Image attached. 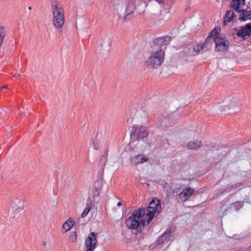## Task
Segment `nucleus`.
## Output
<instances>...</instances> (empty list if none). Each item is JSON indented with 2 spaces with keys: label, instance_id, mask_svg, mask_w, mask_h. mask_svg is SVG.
Listing matches in <instances>:
<instances>
[{
  "label": "nucleus",
  "instance_id": "obj_38",
  "mask_svg": "<svg viewBox=\"0 0 251 251\" xmlns=\"http://www.w3.org/2000/svg\"><path fill=\"white\" fill-rule=\"evenodd\" d=\"M23 115V116H25V114H22Z\"/></svg>",
  "mask_w": 251,
  "mask_h": 251
},
{
  "label": "nucleus",
  "instance_id": "obj_32",
  "mask_svg": "<svg viewBox=\"0 0 251 251\" xmlns=\"http://www.w3.org/2000/svg\"><path fill=\"white\" fill-rule=\"evenodd\" d=\"M2 112H3L4 114L5 113L2 109H0V114H2Z\"/></svg>",
  "mask_w": 251,
  "mask_h": 251
},
{
  "label": "nucleus",
  "instance_id": "obj_34",
  "mask_svg": "<svg viewBox=\"0 0 251 251\" xmlns=\"http://www.w3.org/2000/svg\"><path fill=\"white\" fill-rule=\"evenodd\" d=\"M43 245L44 246H46V243L45 242H43Z\"/></svg>",
  "mask_w": 251,
  "mask_h": 251
},
{
  "label": "nucleus",
  "instance_id": "obj_30",
  "mask_svg": "<svg viewBox=\"0 0 251 251\" xmlns=\"http://www.w3.org/2000/svg\"><path fill=\"white\" fill-rule=\"evenodd\" d=\"M169 186V184L166 182H165L164 183V188H167V187H168Z\"/></svg>",
  "mask_w": 251,
  "mask_h": 251
},
{
  "label": "nucleus",
  "instance_id": "obj_7",
  "mask_svg": "<svg viewBox=\"0 0 251 251\" xmlns=\"http://www.w3.org/2000/svg\"><path fill=\"white\" fill-rule=\"evenodd\" d=\"M98 233L91 232L86 239L84 243L86 251H93L98 246L97 236Z\"/></svg>",
  "mask_w": 251,
  "mask_h": 251
},
{
  "label": "nucleus",
  "instance_id": "obj_17",
  "mask_svg": "<svg viewBox=\"0 0 251 251\" xmlns=\"http://www.w3.org/2000/svg\"><path fill=\"white\" fill-rule=\"evenodd\" d=\"M75 221L71 220V218L67 219L63 224L62 228L64 230V232L68 231L74 226Z\"/></svg>",
  "mask_w": 251,
  "mask_h": 251
},
{
  "label": "nucleus",
  "instance_id": "obj_24",
  "mask_svg": "<svg viewBox=\"0 0 251 251\" xmlns=\"http://www.w3.org/2000/svg\"><path fill=\"white\" fill-rule=\"evenodd\" d=\"M204 47V44H198L193 46V50L194 52H199L203 49Z\"/></svg>",
  "mask_w": 251,
  "mask_h": 251
},
{
  "label": "nucleus",
  "instance_id": "obj_6",
  "mask_svg": "<svg viewBox=\"0 0 251 251\" xmlns=\"http://www.w3.org/2000/svg\"><path fill=\"white\" fill-rule=\"evenodd\" d=\"M148 135V133L145 126L136 125L132 126L131 138L140 140L147 137Z\"/></svg>",
  "mask_w": 251,
  "mask_h": 251
},
{
  "label": "nucleus",
  "instance_id": "obj_5",
  "mask_svg": "<svg viewBox=\"0 0 251 251\" xmlns=\"http://www.w3.org/2000/svg\"><path fill=\"white\" fill-rule=\"evenodd\" d=\"M246 0H232L230 3V7L234 9L237 13H241L239 20L245 21L251 19V10L241 9V6L245 5Z\"/></svg>",
  "mask_w": 251,
  "mask_h": 251
},
{
  "label": "nucleus",
  "instance_id": "obj_1",
  "mask_svg": "<svg viewBox=\"0 0 251 251\" xmlns=\"http://www.w3.org/2000/svg\"><path fill=\"white\" fill-rule=\"evenodd\" d=\"M51 10L52 13V24L57 28L63 27L64 22V10L61 3L54 0L51 1Z\"/></svg>",
  "mask_w": 251,
  "mask_h": 251
},
{
  "label": "nucleus",
  "instance_id": "obj_15",
  "mask_svg": "<svg viewBox=\"0 0 251 251\" xmlns=\"http://www.w3.org/2000/svg\"><path fill=\"white\" fill-rule=\"evenodd\" d=\"M172 235V232L171 230H167L163 234L159 236L158 238L157 242V245L162 244L165 241L170 240V238Z\"/></svg>",
  "mask_w": 251,
  "mask_h": 251
},
{
  "label": "nucleus",
  "instance_id": "obj_20",
  "mask_svg": "<svg viewBox=\"0 0 251 251\" xmlns=\"http://www.w3.org/2000/svg\"><path fill=\"white\" fill-rule=\"evenodd\" d=\"M12 205L13 208L16 210L21 209L22 210L24 209V205L23 202H22L19 200H16L12 202Z\"/></svg>",
  "mask_w": 251,
  "mask_h": 251
},
{
  "label": "nucleus",
  "instance_id": "obj_37",
  "mask_svg": "<svg viewBox=\"0 0 251 251\" xmlns=\"http://www.w3.org/2000/svg\"><path fill=\"white\" fill-rule=\"evenodd\" d=\"M234 30H237V29H236V28H234Z\"/></svg>",
  "mask_w": 251,
  "mask_h": 251
},
{
  "label": "nucleus",
  "instance_id": "obj_14",
  "mask_svg": "<svg viewBox=\"0 0 251 251\" xmlns=\"http://www.w3.org/2000/svg\"><path fill=\"white\" fill-rule=\"evenodd\" d=\"M148 160V158L143 154H139L130 157L131 163L134 165L142 164Z\"/></svg>",
  "mask_w": 251,
  "mask_h": 251
},
{
  "label": "nucleus",
  "instance_id": "obj_26",
  "mask_svg": "<svg viewBox=\"0 0 251 251\" xmlns=\"http://www.w3.org/2000/svg\"><path fill=\"white\" fill-rule=\"evenodd\" d=\"M77 238V234L75 231H72L70 232L69 236L70 240L72 242H75Z\"/></svg>",
  "mask_w": 251,
  "mask_h": 251
},
{
  "label": "nucleus",
  "instance_id": "obj_28",
  "mask_svg": "<svg viewBox=\"0 0 251 251\" xmlns=\"http://www.w3.org/2000/svg\"><path fill=\"white\" fill-rule=\"evenodd\" d=\"M156 2L159 3L160 4L164 5V3L163 0H155Z\"/></svg>",
  "mask_w": 251,
  "mask_h": 251
},
{
  "label": "nucleus",
  "instance_id": "obj_33",
  "mask_svg": "<svg viewBox=\"0 0 251 251\" xmlns=\"http://www.w3.org/2000/svg\"><path fill=\"white\" fill-rule=\"evenodd\" d=\"M121 205H122V203L121 202H118V203H117V206H120Z\"/></svg>",
  "mask_w": 251,
  "mask_h": 251
},
{
  "label": "nucleus",
  "instance_id": "obj_3",
  "mask_svg": "<svg viewBox=\"0 0 251 251\" xmlns=\"http://www.w3.org/2000/svg\"><path fill=\"white\" fill-rule=\"evenodd\" d=\"M165 51L162 49L152 52L146 60L145 64L149 69H157L164 62Z\"/></svg>",
  "mask_w": 251,
  "mask_h": 251
},
{
  "label": "nucleus",
  "instance_id": "obj_13",
  "mask_svg": "<svg viewBox=\"0 0 251 251\" xmlns=\"http://www.w3.org/2000/svg\"><path fill=\"white\" fill-rule=\"evenodd\" d=\"M236 19V15L233 10L226 11L224 17V25H226L230 22H234Z\"/></svg>",
  "mask_w": 251,
  "mask_h": 251
},
{
  "label": "nucleus",
  "instance_id": "obj_31",
  "mask_svg": "<svg viewBox=\"0 0 251 251\" xmlns=\"http://www.w3.org/2000/svg\"><path fill=\"white\" fill-rule=\"evenodd\" d=\"M7 85H4L3 86H2L1 88H0V90L3 89H5V88H7Z\"/></svg>",
  "mask_w": 251,
  "mask_h": 251
},
{
  "label": "nucleus",
  "instance_id": "obj_25",
  "mask_svg": "<svg viewBox=\"0 0 251 251\" xmlns=\"http://www.w3.org/2000/svg\"><path fill=\"white\" fill-rule=\"evenodd\" d=\"M134 16V12L130 14H126V15H124V16H123V20L125 22L129 21L133 18Z\"/></svg>",
  "mask_w": 251,
  "mask_h": 251
},
{
  "label": "nucleus",
  "instance_id": "obj_35",
  "mask_svg": "<svg viewBox=\"0 0 251 251\" xmlns=\"http://www.w3.org/2000/svg\"><path fill=\"white\" fill-rule=\"evenodd\" d=\"M119 17H121L122 16V14L121 13H119Z\"/></svg>",
  "mask_w": 251,
  "mask_h": 251
},
{
  "label": "nucleus",
  "instance_id": "obj_11",
  "mask_svg": "<svg viewBox=\"0 0 251 251\" xmlns=\"http://www.w3.org/2000/svg\"><path fill=\"white\" fill-rule=\"evenodd\" d=\"M251 35V23L246 25L244 26H242L241 29H239L237 33V35L239 37H242L244 40L248 39Z\"/></svg>",
  "mask_w": 251,
  "mask_h": 251
},
{
  "label": "nucleus",
  "instance_id": "obj_29",
  "mask_svg": "<svg viewBox=\"0 0 251 251\" xmlns=\"http://www.w3.org/2000/svg\"><path fill=\"white\" fill-rule=\"evenodd\" d=\"M21 76V75L19 74H15L14 75V76L16 78H17V79L19 78V77Z\"/></svg>",
  "mask_w": 251,
  "mask_h": 251
},
{
  "label": "nucleus",
  "instance_id": "obj_9",
  "mask_svg": "<svg viewBox=\"0 0 251 251\" xmlns=\"http://www.w3.org/2000/svg\"><path fill=\"white\" fill-rule=\"evenodd\" d=\"M215 43L216 44L215 50L217 51L225 52L229 48V42L225 37L224 38L216 37Z\"/></svg>",
  "mask_w": 251,
  "mask_h": 251
},
{
  "label": "nucleus",
  "instance_id": "obj_19",
  "mask_svg": "<svg viewBox=\"0 0 251 251\" xmlns=\"http://www.w3.org/2000/svg\"><path fill=\"white\" fill-rule=\"evenodd\" d=\"M101 189V182L100 181H97L94 184V187L93 189V197H98L100 196V191Z\"/></svg>",
  "mask_w": 251,
  "mask_h": 251
},
{
  "label": "nucleus",
  "instance_id": "obj_8",
  "mask_svg": "<svg viewBox=\"0 0 251 251\" xmlns=\"http://www.w3.org/2000/svg\"><path fill=\"white\" fill-rule=\"evenodd\" d=\"M228 205L227 203H225L221 207V210L219 212V216L223 218L224 216L226 215L229 212L230 208H233L235 210L237 211L241 208L243 204L240 201H237L234 203H231Z\"/></svg>",
  "mask_w": 251,
  "mask_h": 251
},
{
  "label": "nucleus",
  "instance_id": "obj_18",
  "mask_svg": "<svg viewBox=\"0 0 251 251\" xmlns=\"http://www.w3.org/2000/svg\"><path fill=\"white\" fill-rule=\"evenodd\" d=\"M201 146V141L196 140L194 141H190L187 144V147L190 150H198Z\"/></svg>",
  "mask_w": 251,
  "mask_h": 251
},
{
  "label": "nucleus",
  "instance_id": "obj_22",
  "mask_svg": "<svg viewBox=\"0 0 251 251\" xmlns=\"http://www.w3.org/2000/svg\"><path fill=\"white\" fill-rule=\"evenodd\" d=\"M135 9V7L133 3L129 4L124 8V15L133 13Z\"/></svg>",
  "mask_w": 251,
  "mask_h": 251
},
{
  "label": "nucleus",
  "instance_id": "obj_36",
  "mask_svg": "<svg viewBox=\"0 0 251 251\" xmlns=\"http://www.w3.org/2000/svg\"><path fill=\"white\" fill-rule=\"evenodd\" d=\"M28 9L29 10H31V7H28Z\"/></svg>",
  "mask_w": 251,
  "mask_h": 251
},
{
  "label": "nucleus",
  "instance_id": "obj_4",
  "mask_svg": "<svg viewBox=\"0 0 251 251\" xmlns=\"http://www.w3.org/2000/svg\"><path fill=\"white\" fill-rule=\"evenodd\" d=\"M145 214V208L141 207L138 210H134L126 221L127 227L131 229H137L140 224L142 225V222L144 221H140V218Z\"/></svg>",
  "mask_w": 251,
  "mask_h": 251
},
{
  "label": "nucleus",
  "instance_id": "obj_10",
  "mask_svg": "<svg viewBox=\"0 0 251 251\" xmlns=\"http://www.w3.org/2000/svg\"><path fill=\"white\" fill-rule=\"evenodd\" d=\"M171 40V37L169 36L158 37L153 40V43L154 46H157V49H162L164 50L166 49Z\"/></svg>",
  "mask_w": 251,
  "mask_h": 251
},
{
  "label": "nucleus",
  "instance_id": "obj_21",
  "mask_svg": "<svg viewBox=\"0 0 251 251\" xmlns=\"http://www.w3.org/2000/svg\"><path fill=\"white\" fill-rule=\"evenodd\" d=\"M91 205L92 203L90 201L87 200L86 202V207H85L81 214L82 218H84L88 215V214L89 213V211L91 209Z\"/></svg>",
  "mask_w": 251,
  "mask_h": 251
},
{
  "label": "nucleus",
  "instance_id": "obj_16",
  "mask_svg": "<svg viewBox=\"0 0 251 251\" xmlns=\"http://www.w3.org/2000/svg\"><path fill=\"white\" fill-rule=\"evenodd\" d=\"M219 36V30L216 28H214L209 34L208 36L205 39L206 43L215 42V39L216 37Z\"/></svg>",
  "mask_w": 251,
  "mask_h": 251
},
{
  "label": "nucleus",
  "instance_id": "obj_2",
  "mask_svg": "<svg viewBox=\"0 0 251 251\" xmlns=\"http://www.w3.org/2000/svg\"><path fill=\"white\" fill-rule=\"evenodd\" d=\"M162 207L161 201L156 198H153L150 202L149 205L146 209L145 217L142 222L143 226H147L152 221L154 214L161 212Z\"/></svg>",
  "mask_w": 251,
  "mask_h": 251
},
{
  "label": "nucleus",
  "instance_id": "obj_27",
  "mask_svg": "<svg viewBox=\"0 0 251 251\" xmlns=\"http://www.w3.org/2000/svg\"><path fill=\"white\" fill-rule=\"evenodd\" d=\"M93 146L94 149L98 150L99 147V141L97 140L94 141L93 143Z\"/></svg>",
  "mask_w": 251,
  "mask_h": 251
},
{
  "label": "nucleus",
  "instance_id": "obj_12",
  "mask_svg": "<svg viewBox=\"0 0 251 251\" xmlns=\"http://www.w3.org/2000/svg\"><path fill=\"white\" fill-rule=\"evenodd\" d=\"M194 192V189L189 187L184 189L178 195V199L181 202L186 201Z\"/></svg>",
  "mask_w": 251,
  "mask_h": 251
},
{
  "label": "nucleus",
  "instance_id": "obj_23",
  "mask_svg": "<svg viewBox=\"0 0 251 251\" xmlns=\"http://www.w3.org/2000/svg\"><path fill=\"white\" fill-rule=\"evenodd\" d=\"M6 34L5 28L3 26H0V47H1L4 38H5Z\"/></svg>",
  "mask_w": 251,
  "mask_h": 251
}]
</instances>
